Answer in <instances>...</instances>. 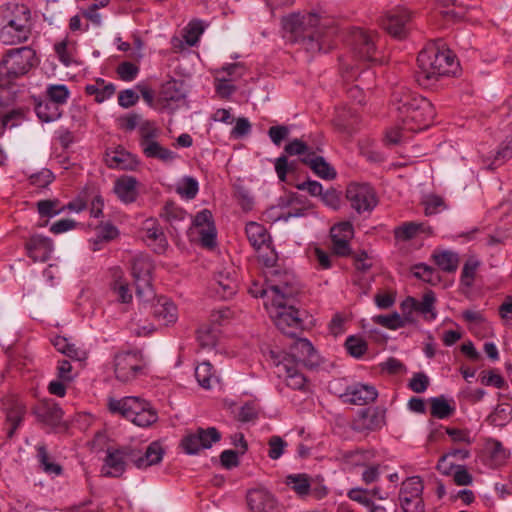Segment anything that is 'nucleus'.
Listing matches in <instances>:
<instances>
[{"mask_svg": "<svg viewBox=\"0 0 512 512\" xmlns=\"http://www.w3.org/2000/svg\"><path fill=\"white\" fill-rule=\"evenodd\" d=\"M435 300V294L433 291L429 290L425 292L421 301L416 300V311L423 314L427 319H435Z\"/></svg>", "mask_w": 512, "mask_h": 512, "instance_id": "8fccbe9b", "label": "nucleus"}, {"mask_svg": "<svg viewBox=\"0 0 512 512\" xmlns=\"http://www.w3.org/2000/svg\"><path fill=\"white\" fill-rule=\"evenodd\" d=\"M439 14L449 22L461 21L467 12V7L459 0H439Z\"/></svg>", "mask_w": 512, "mask_h": 512, "instance_id": "473e14b6", "label": "nucleus"}, {"mask_svg": "<svg viewBox=\"0 0 512 512\" xmlns=\"http://www.w3.org/2000/svg\"><path fill=\"white\" fill-rule=\"evenodd\" d=\"M245 232L250 244L256 250H260L264 247L269 249L271 237L263 225L257 222H249L246 225Z\"/></svg>", "mask_w": 512, "mask_h": 512, "instance_id": "72a5a7b5", "label": "nucleus"}, {"mask_svg": "<svg viewBox=\"0 0 512 512\" xmlns=\"http://www.w3.org/2000/svg\"><path fill=\"white\" fill-rule=\"evenodd\" d=\"M286 284L285 282V286L281 284L271 285V290L278 296L274 299V305L277 308L274 323L283 334L296 337L303 330L304 320L302 315L305 312H301L290 303V299L285 291Z\"/></svg>", "mask_w": 512, "mask_h": 512, "instance_id": "0eeeda50", "label": "nucleus"}, {"mask_svg": "<svg viewBox=\"0 0 512 512\" xmlns=\"http://www.w3.org/2000/svg\"><path fill=\"white\" fill-rule=\"evenodd\" d=\"M432 258L435 264L444 272L452 273L458 268V254L449 250L434 252Z\"/></svg>", "mask_w": 512, "mask_h": 512, "instance_id": "e433bc0d", "label": "nucleus"}, {"mask_svg": "<svg viewBox=\"0 0 512 512\" xmlns=\"http://www.w3.org/2000/svg\"><path fill=\"white\" fill-rule=\"evenodd\" d=\"M36 457L39 462L40 468L49 475H60L62 473V467L58 463L52 460V457L47 451V448L43 444H39L36 447Z\"/></svg>", "mask_w": 512, "mask_h": 512, "instance_id": "4c0bfd02", "label": "nucleus"}, {"mask_svg": "<svg viewBox=\"0 0 512 512\" xmlns=\"http://www.w3.org/2000/svg\"><path fill=\"white\" fill-rule=\"evenodd\" d=\"M391 102L397 113L398 123L407 131L418 132L426 129L434 118L432 103L408 88L397 87L392 93Z\"/></svg>", "mask_w": 512, "mask_h": 512, "instance_id": "f03ea898", "label": "nucleus"}, {"mask_svg": "<svg viewBox=\"0 0 512 512\" xmlns=\"http://www.w3.org/2000/svg\"><path fill=\"white\" fill-rule=\"evenodd\" d=\"M322 150L317 146L308 145L302 139H293L284 147L288 156H299V161L308 166L314 174L325 180H332L336 177L335 169L318 153Z\"/></svg>", "mask_w": 512, "mask_h": 512, "instance_id": "6e6552de", "label": "nucleus"}, {"mask_svg": "<svg viewBox=\"0 0 512 512\" xmlns=\"http://www.w3.org/2000/svg\"><path fill=\"white\" fill-rule=\"evenodd\" d=\"M346 198L359 214L370 212L377 205L374 189L369 184L351 183L346 189Z\"/></svg>", "mask_w": 512, "mask_h": 512, "instance_id": "f8f14e48", "label": "nucleus"}, {"mask_svg": "<svg viewBox=\"0 0 512 512\" xmlns=\"http://www.w3.org/2000/svg\"><path fill=\"white\" fill-rule=\"evenodd\" d=\"M214 290L223 299L232 297L237 291V281L229 273L219 272L215 276Z\"/></svg>", "mask_w": 512, "mask_h": 512, "instance_id": "f704fd0d", "label": "nucleus"}, {"mask_svg": "<svg viewBox=\"0 0 512 512\" xmlns=\"http://www.w3.org/2000/svg\"><path fill=\"white\" fill-rule=\"evenodd\" d=\"M152 263L146 259H135L132 262L131 274L136 286V296L144 301L154 297L151 283Z\"/></svg>", "mask_w": 512, "mask_h": 512, "instance_id": "4468645a", "label": "nucleus"}, {"mask_svg": "<svg viewBox=\"0 0 512 512\" xmlns=\"http://www.w3.org/2000/svg\"><path fill=\"white\" fill-rule=\"evenodd\" d=\"M185 96L183 81L171 79L162 84L157 101L162 108L173 109L172 105L182 101Z\"/></svg>", "mask_w": 512, "mask_h": 512, "instance_id": "aec40b11", "label": "nucleus"}, {"mask_svg": "<svg viewBox=\"0 0 512 512\" xmlns=\"http://www.w3.org/2000/svg\"><path fill=\"white\" fill-rule=\"evenodd\" d=\"M40 64V58L36 51L30 46L8 49L0 60V71L5 78V88L16 79L27 75L32 69Z\"/></svg>", "mask_w": 512, "mask_h": 512, "instance_id": "39448f33", "label": "nucleus"}, {"mask_svg": "<svg viewBox=\"0 0 512 512\" xmlns=\"http://www.w3.org/2000/svg\"><path fill=\"white\" fill-rule=\"evenodd\" d=\"M512 157V137H507L505 141L501 143L499 149L496 151L493 159L494 165H501L506 160Z\"/></svg>", "mask_w": 512, "mask_h": 512, "instance_id": "e2e57ef3", "label": "nucleus"}, {"mask_svg": "<svg viewBox=\"0 0 512 512\" xmlns=\"http://www.w3.org/2000/svg\"><path fill=\"white\" fill-rule=\"evenodd\" d=\"M282 368L286 373V384L294 390H303L306 385V377L299 370V365L293 364L288 358H283L277 365Z\"/></svg>", "mask_w": 512, "mask_h": 512, "instance_id": "7c9ffc66", "label": "nucleus"}, {"mask_svg": "<svg viewBox=\"0 0 512 512\" xmlns=\"http://www.w3.org/2000/svg\"><path fill=\"white\" fill-rule=\"evenodd\" d=\"M417 82L428 87L440 76L456 75L460 70L459 61L452 50L445 47L442 40L421 50L417 57Z\"/></svg>", "mask_w": 512, "mask_h": 512, "instance_id": "7ed1b4c3", "label": "nucleus"}, {"mask_svg": "<svg viewBox=\"0 0 512 512\" xmlns=\"http://www.w3.org/2000/svg\"><path fill=\"white\" fill-rule=\"evenodd\" d=\"M246 499L252 512H282L274 495L265 489L249 490Z\"/></svg>", "mask_w": 512, "mask_h": 512, "instance_id": "a211bd4d", "label": "nucleus"}, {"mask_svg": "<svg viewBox=\"0 0 512 512\" xmlns=\"http://www.w3.org/2000/svg\"><path fill=\"white\" fill-rule=\"evenodd\" d=\"M377 396L378 392L374 386L362 383L347 386L345 391L340 394V398L344 403L359 406L374 402Z\"/></svg>", "mask_w": 512, "mask_h": 512, "instance_id": "6ab92c4d", "label": "nucleus"}, {"mask_svg": "<svg viewBox=\"0 0 512 512\" xmlns=\"http://www.w3.org/2000/svg\"><path fill=\"white\" fill-rule=\"evenodd\" d=\"M34 414L39 421L55 426L60 423L63 411L57 403L53 401H43L35 407Z\"/></svg>", "mask_w": 512, "mask_h": 512, "instance_id": "bb28decb", "label": "nucleus"}, {"mask_svg": "<svg viewBox=\"0 0 512 512\" xmlns=\"http://www.w3.org/2000/svg\"><path fill=\"white\" fill-rule=\"evenodd\" d=\"M351 47L355 58L371 64L379 63L377 49L371 35L360 28L351 34Z\"/></svg>", "mask_w": 512, "mask_h": 512, "instance_id": "2eb2a0df", "label": "nucleus"}, {"mask_svg": "<svg viewBox=\"0 0 512 512\" xmlns=\"http://www.w3.org/2000/svg\"><path fill=\"white\" fill-rule=\"evenodd\" d=\"M55 180L54 173L48 169L43 168L39 172L33 173L29 176L31 185L38 188H46Z\"/></svg>", "mask_w": 512, "mask_h": 512, "instance_id": "6e6d98bb", "label": "nucleus"}, {"mask_svg": "<svg viewBox=\"0 0 512 512\" xmlns=\"http://www.w3.org/2000/svg\"><path fill=\"white\" fill-rule=\"evenodd\" d=\"M105 162L109 168L129 171L135 170L139 164L135 156L120 148L107 151Z\"/></svg>", "mask_w": 512, "mask_h": 512, "instance_id": "b1692460", "label": "nucleus"}, {"mask_svg": "<svg viewBox=\"0 0 512 512\" xmlns=\"http://www.w3.org/2000/svg\"><path fill=\"white\" fill-rule=\"evenodd\" d=\"M33 108L42 123H51L62 117V110L44 96H33Z\"/></svg>", "mask_w": 512, "mask_h": 512, "instance_id": "5701e85b", "label": "nucleus"}, {"mask_svg": "<svg viewBox=\"0 0 512 512\" xmlns=\"http://www.w3.org/2000/svg\"><path fill=\"white\" fill-rule=\"evenodd\" d=\"M204 27L201 21L195 20L188 24L187 33L184 36L185 42L189 46H194L199 40L200 35L203 33Z\"/></svg>", "mask_w": 512, "mask_h": 512, "instance_id": "0e129e2a", "label": "nucleus"}, {"mask_svg": "<svg viewBox=\"0 0 512 512\" xmlns=\"http://www.w3.org/2000/svg\"><path fill=\"white\" fill-rule=\"evenodd\" d=\"M69 96L70 91L66 85L54 84L47 87L44 97L60 107L67 102Z\"/></svg>", "mask_w": 512, "mask_h": 512, "instance_id": "09e8293b", "label": "nucleus"}, {"mask_svg": "<svg viewBox=\"0 0 512 512\" xmlns=\"http://www.w3.org/2000/svg\"><path fill=\"white\" fill-rule=\"evenodd\" d=\"M284 358L293 361V364H302L308 368L317 367L320 364V356L312 343L306 338H297L290 346V352Z\"/></svg>", "mask_w": 512, "mask_h": 512, "instance_id": "dca6fc26", "label": "nucleus"}, {"mask_svg": "<svg viewBox=\"0 0 512 512\" xmlns=\"http://www.w3.org/2000/svg\"><path fill=\"white\" fill-rule=\"evenodd\" d=\"M26 408L22 403L15 402L6 410L5 431L8 439H12L23 422Z\"/></svg>", "mask_w": 512, "mask_h": 512, "instance_id": "c756f323", "label": "nucleus"}, {"mask_svg": "<svg viewBox=\"0 0 512 512\" xmlns=\"http://www.w3.org/2000/svg\"><path fill=\"white\" fill-rule=\"evenodd\" d=\"M383 423V413L377 409L365 408L359 411L358 418L353 423V429L357 432L374 431L379 429Z\"/></svg>", "mask_w": 512, "mask_h": 512, "instance_id": "393cba45", "label": "nucleus"}, {"mask_svg": "<svg viewBox=\"0 0 512 512\" xmlns=\"http://www.w3.org/2000/svg\"><path fill=\"white\" fill-rule=\"evenodd\" d=\"M400 504L404 512H424L425 510L422 496L416 498L404 497Z\"/></svg>", "mask_w": 512, "mask_h": 512, "instance_id": "774afa93", "label": "nucleus"}, {"mask_svg": "<svg viewBox=\"0 0 512 512\" xmlns=\"http://www.w3.org/2000/svg\"><path fill=\"white\" fill-rule=\"evenodd\" d=\"M116 72L121 80L130 82L137 77L139 67L132 62L124 61L117 66Z\"/></svg>", "mask_w": 512, "mask_h": 512, "instance_id": "052dcab7", "label": "nucleus"}, {"mask_svg": "<svg viewBox=\"0 0 512 512\" xmlns=\"http://www.w3.org/2000/svg\"><path fill=\"white\" fill-rule=\"evenodd\" d=\"M197 340L203 348L214 347L218 341L217 331L211 327H202L197 331Z\"/></svg>", "mask_w": 512, "mask_h": 512, "instance_id": "4d7b16f0", "label": "nucleus"}, {"mask_svg": "<svg viewBox=\"0 0 512 512\" xmlns=\"http://www.w3.org/2000/svg\"><path fill=\"white\" fill-rule=\"evenodd\" d=\"M144 231L146 240L150 241L149 245L154 246V251L157 253H163L168 242L166 236L155 219H147L144 223Z\"/></svg>", "mask_w": 512, "mask_h": 512, "instance_id": "cd10ccee", "label": "nucleus"}, {"mask_svg": "<svg viewBox=\"0 0 512 512\" xmlns=\"http://www.w3.org/2000/svg\"><path fill=\"white\" fill-rule=\"evenodd\" d=\"M424 231L423 223L407 222L395 229V236L401 240H410L419 232Z\"/></svg>", "mask_w": 512, "mask_h": 512, "instance_id": "603ef678", "label": "nucleus"}, {"mask_svg": "<svg viewBox=\"0 0 512 512\" xmlns=\"http://www.w3.org/2000/svg\"><path fill=\"white\" fill-rule=\"evenodd\" d=\"M212 370V365L207 361L200 363L195 368V377L201 387L210 389L213 382L217 381Z\"/></svg>", "mask_w": 512, "mask_h": 512, "instance_id": "de8ad7c7", "label": "nucleus"}, {"mask_svg": "<svg viewBox=\"0 0 512 512\" xmlns=\"http://www.w3.org/2000/svg\"><path fill=\"white\" fill-rule=\"evenodd\" d=\"M510 417V408L505 405H497L495 410L489 415L490 423L496 427L505 426Z\"/></svg>", "mask_w": 512, "mask_h": 512, "instance_id": "bf43d9fd", "label": "nucleus"}, {"mask_svg": "<svg viewBox=\"0 0 512 512\" xmlns=\"http://www.w3.org/2000/svg\"><path fill=\"white\" fill-rule=\"evenodd\" d=\"M429 386V378L423 372H418L410 379L408 387L415 393H423Z\"/></svg>", "mask_w": 512, "mask_h": 512, "instance_id": "338daca9", "label": "nucleus"}, {"mask_svg": "<svg viewBox=\"0 0 512 512\" xmlns=\"http://www.w3.org/2000/svg\"><path fill=\"white\" fill-rule=\"evenodd\" d=\"M164 449L158 441H154L148 445L146 451L141 452L135 449V466L139 469L156 465L162 461Z\"/></svg>", "mask_w": 512, "mask_h": 512, "instance_id": "a878e982", "label": "nucleus"}, {"mask_svg": "<svg viewBox=\"0 0 512 512\" xmlns=\"http://www.w3.org/2000/svg\"><path fill=\"white\" fill-rule=\"evenodd\" d=\"M108 410L112 414L121 415L139 427H149L158 420L157 411L150 404L135 396L108 399Z\"/></svg>", "mask_w": 512, "mask_h": 512, "instance_id": "423d86ee", "label": "nucleus"}, {"mask_svg": "<svg viewBox=\"0 0 512 512\" xmlns=\"http://www.w3.org/2000/svg\"><path fill=\"white\" fill-rule=\"evenodd\" d=\"M108 4V0H101L99 3H93L88 8L82 10V15L86 19L92 22L95 26L99 27L102 24V17L97 12L100 7H105Z\"/></svg>", "mask_w": 512, "mask_h": 512, "instance_id": "680f3d73", "label": "nucleus"}, {"mask_svg": "<svg viewBox=\"0 0 512 512\" xmlns=\"http://www.w3.org/2000/svg\"><path fill=\"white\" fill-rule=\"evenodd\" d=\"M28 112L27 108L19 107L14 108L0 117L1 126L4 129H12L19 126L25 119Z\"/></svg>", "mask_w": 512, "mask_h": 512, "instance_id": "a18cd8bd", "label": "nucleus"}, {"mask_svg": "<svg viewBox=\"0 0 512 512\" xmlns=\"http://www.w3.org/2000/svg\"><path fill=\"white\" fill-rule=\"evenodd\" d=\"M137 184L135 177L124 175L116 180L114 191L121 201L132 203L138 196Z\"/></svg>", "mask_w": 512, "mask_h": 512, "instance_id": "c85d7f7f", "label": "nucleus"}, {"mask_svg": "<svg viewBox=\"0 0 512 512\" xmlns=\"http://www.w3.org/2000/svg\"><path fill=\"white\" fill-rule=\"evenodd\" d=\"M129 462L135 465V448L131 446H122L116 449L108 448L102 467V475L119 478L125 472Z\"/></svg>", "mask_w": 512, "mask_h": 512, "instance_id": "9d476101", "label": "nucleus"}, {"mask_svg": "<svg viewBox=\"0 0 512 512\" xmlns=\"http://www.w3.org/2000/svg\"><path fill=\"white\" fill-rule=\"evenodd\" d=\"M221 433L215 427L188 431L180 441V447L188 455H196L203 449H210L214 443L221 440Z\"/></svg>", "mask_w": 512, "mask_h": 512, "instance_id": "1a4fd4ad", "label": "nucleus"}, {"mask_svg": "<svg viewBox=\"0 0 512 512\" xmlns=\"http://www.w3.org/2000/svg\"><path fill=\"white\" fill-rule=\"evenodd\" d=\"M198 190V182L193 177H185L182 181V184L176 189L179 195L188 200L194 199L198 193Z\"/></svg>", "mask_w": 512, "mask_h": 512, "instance_id": "13d9d810", "label": "nucleus"}, {"mask_svg": "<svg viewBox=\"0 0 512 512\" xmlns=\"http://www.w3.org/2000/svg\"><path fill=\"white\" fill-rule=\"evenodd\" d=\"M412 274L414 277L431 285L438 284L441 279L439 272L435 268L424 263L414 265L412 267Z\"/></svg>", "mask_w": 512, "mask_h": 512, "instance_id": "c03bdc74", "label": "nucleus"}, {"mask_svg": "<svg viewBox=\"0 0 512 512\" xmlns=\"http://www.w3.org/2000/svg\"><path fill=\"white\" fill-rule=\"evenodd\" d=\"M286 484L299 496L305 497L310 493L309 476L305 473L290 474L286 477Z\"/></svg>", "mask_w": 512, "mask_h": 512, "instance_id": "79ce46f5", "label": "nucleus"}, {"mask_svg": "<svg viewBox=\"0 0 512 512\" xmlns=\"http://www.w3.org/2000/svg\"><path fill=\"white\" fill-rule=\"evenodd\" d=\"M115 86L112 83L105 84L103 79H98L97 84H89L85 87V92L88 95L95 96L97 103H102L111 98L115 93Z\"/></svg>", "mask_w": 512, "mask_h": 512, "instance_id": "58836bf2", "label": "nucleus"}, {"mask_svg": "<svg viewBox=\"0 0 512 512\" xmlns=\"http://www.w3.org/2000/svg\"><path fill=\"white\" fill-rule=\"evenodd\" d=\"M288 206H296L305 208V210L314 212L315 205L304 195L296 192H290L289 194L280 197L278 199V207L280 209H286Z\"/></svg>", "mask_w": 512, "mask_h": 512, "instance_id": "ea45409f", "label": "nucleus"}, {"mask_svg": "<svg viewBox=\"0 0 512 512\" xmlns=\"http://www.w3.org/2000/svg\"><path fill=\"white\" fill-rule=\"evenodd\" d=\"M141 137L139 140V145L142 149L143 154L147 158L157 159L162 162L168 163L172 162L177 154L172 150L163 147L159 142L156 141L158 137V130L153 128L151 130H146L145 126L140 128Z\"/></svg>", "mask_w": 512, "mask_h": 512, "instance_id": "ddd939ff", "label": "nucleus"}, {"mask_svg": "<svg viewBox=\"0 0 512 512\" xmlns=\"http://www.w3.org/2000/svg\"><path fill=\"white\" fill-rule=\"evenodd\" d=\"M59 201L57 199L54 200H40L37 202V210L41 217L52 218L56 215H59L65 210V207L57 209Z\"/></svg>", "mask_w": 512, "mask_h": 512, "instance_id": "5fc2aeb1", "label": "nucleus"}, {"mask_svg": "<svg viewBox=\"0 0 512 512\" xmlns=\"http://www.w3.org/2000/svg\"><path fill=\"white\" fill-rule=\"evenodd\" d=\"M119 234L116 226L111 222L101 223L96 227V237L93 240V251L100 249L99 244L102 242H109L115 239Z\"/></svg>", "mask_w": 512, "mask_h": 512, "instance_id": "37998d69", "label": "nucleus"}, {"mask_svg": "<svg viewBox=\"0 0 512 512\" xmlns=\"http://www.w3.org/2000/svg\"><path fill=\"white\" fill-rule=\"evenodd\" d=\"M186 212L172 201H167L161 212V216L173 224L184 220Z\"/></svg>", "mask_w": 512, "mask_h": 512, "instance_id": "864d4df0", "label": "nucleus"}, {"mask_svg": "<svg viewBox=\"0 0 512 512\" xmlns=\"http://www.w3.org/2000/svg\"><path fill=\"white\" fill-rule=\"evenodd\" d=\"M353 234V227L349 222L339 223L331 228V241L333 252L341 257L351 254L349 239Z\"/></svg>", "mask_w": 512, "mask_h": 512, "instance_id": "412c9836", "label": "nucleus"}, {"mask_svg": "<svg viewBox=\"0 0 512 512\" xmlns=\"http://www.w3.org/2000/svg\"><path fill=\"white\" fill-rule=\"evenodd\" d=\"M345 347L347 352L357 359L361 358L368 349L367 342L363 338L354 335H351L346 339Z\"/></svg>", "mask_w": 512, "mask_h": 512, "instance_id": "3c124183", "label": "nucleus"}, {"mask_svg": "<svg viewBox=\"0 0 512 512\" xmlns=\"http://www.w3.org/2000/svg\"><path fill=\"white\" fill-rule=\"evenodd\" d=\"M374 323L381 325L390 330H396L404 327L409 323L408 317H402L399 313L394 312L390 315H377L373 317Z\"/></svg>", "mask_w": 512, "mask_h": 512, "instance_id": "49530a36", "label": "nucleus"}, {"mask_svg": "<svg viewBox=\"0 0 512 512\" xmlns=\"http://www.w3.org/2000/svg\"><path fill=\"white\" fill-rule=\"evenodd\" d=\"M144 363L140 351H125L115 355L114 372L121 382H128L136 378L143 370Z\"/></svg>", "mask_w": 512, "mask_h": 512, "instance_id": "9b49d317", "label": "nucleus"}, {"mask_svg": "<svg viewBox=\"0 0 512 512\" xmlns=\"http://www.w3.org/2000/svg\"><path fill=\"white\" fill-rule=\"evenodd\" d=\"M27 255L34 261L45 262L53 251V241L42 235H32L25 243Z\"/></svg>", "mask_w": 512, "mask_h": 512, "instance_id": "4be33fe9", "label": "nucleus"}, {"mask_svg": "<svg viewBox=\"0 0 512 512\" xmlns=\"http://www.w3.org/2000/svg\"><path fill=\"white\" fill-rule=\"evenodd\" d=\"M411 20V13L405 8L389 12L382 20L381 26L394 38L406 37Z\"/></svg>", "mask_w": 512, "mask_h": 512, "instance_id": "f3484780", "label": "nucleus"}, {"mask_svg": "<svg viewBox=\"0 0 512 512\" xmlns=\"http://www.w3.org/2000/svg\"><path fill=\"white\" fill-rule=\"evenodd\" d=\"M31 34V11L24 4L0 6V41L6 45L25 42Z\"/></svg>", "mask_w": 512, "mask_h": 512, "instance_id": "20e7f679", "label": "nucleus"}, {"mask_svg": "<svg viewBox=\"0 0 512 512\" xmlns=\"http://www.w3.org/2000/svg\"><path fill=\"white\" fill-rule=\"evenodd\" d=\"M424 490L423 481L420 476H412L408 477L405 481L402 482L399 500L402 501V498H416L421 497Z\"/></svg>", "mask_w": 512, "mask_h": 512, "instance_id": "a19ab883", "label": "nucleus"}, {"mask_svg": "<svg viewBox=\"0 0 512 512\" xmlns=\"http://www.w3.org/2000/svg\"><path fill=\"white\" fill-rule=\"evenodd\" d=\"M430 414L438 419H446L455 413L453 400L449 402L445 396L440 395L430 398Z\"/></svg>", "mask_w": 512, "mask_h": 512, "instance_id": "c9c22d12", "label": "nucleus"}, {"mask_svg": "<svg viewBox=\"0 0 512 512\" xmlns=\"http://www.w3.org/2000/svg\"><path fill=\"white\" fill-rule=\"evenodd\" d=\"M154 318L165 325L177 320V308L165 297H161L151 307Z\"/></svg>", "mask_w": 512, "mask_h": 512, "instance_id": "2f4dec72", "label": "nucleus"}, {"mask_svg": "<svg viewBox=\"0 0 512 512\" xmlns=\"http://www.w3.org/2000/svg\"><path fill=\"white\" fill-rule=\"evenodd\" d=\"M285 36L291 42H300L314 52L327 53L333 48L336 28L332 21L315 11L293 12L282 18Z\"/></svg>", "mask_w": 512, "mask_h": 512, "instance_id": "f257e3e1", "label": "nucleus"}, {"mask_svg": "<svg viewBox=\"0 0 512 512\" xmlns=\"http://www.w3.org/2000/svg\"><path fill=\"white\" fill-rule=\"evenodd\" d=\"M268 445V456L272 460H277L283 455L287 443L280 436H272L268 441Z\"/></svg>", "mask_w": 512, "mask_h": 512, "instance_id": "69168bd1", "label": "nucleus"}]
</instances>
